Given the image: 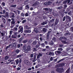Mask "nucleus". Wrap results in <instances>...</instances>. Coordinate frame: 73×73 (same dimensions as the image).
<instances>
[{
    "instance_id": "f257e3e1",
    "label": "nucleus",
    "mask_w": 73,
    "mask_h": 73,
    "mask_svg": "<svg viewBox=\"0 0 73 73\" xmlns=\"http://www.w3.org/2000/svg\"><path fill=\"white\" fill-rule=\"evenodd\" d=\"M56 72L58 73H62L64 72V69L63 68H57L56 69Z\"/></svg>"
},
{
    "instance_id": "f03ea898",
    "label": "nucleus",
    "mask_w": 73,
    "mask_h": 73,
    "mask_svg": "<svg viewBox=\"0 0 73 73\" xmlns=\"http://www.w3.org/2000/svg\"><path fill=\"white\" fill-rule=\"evenodd\" d=\"M65 17L66 20L68 19V21L70 22L71 21V18L70 17H69V16L66 15V16Z\"/></svg>"
},
{
    "instance_id": "7ed1b4c3",
    "label": "nucleus",
    "mask_w": 73,
    "mask_h": 73,
    "mask_svg": "<svg viewBox=\"0 0 73 73\" xmlns=\"http://www.w3.org/2000/svg\"><path fill=\"white\" fill-rule=\"evenodd\" d=\"M5 18H9V13L8 12H6L5 13V15L4 16Z\"/></svg>"
},
{
    "instance_id": "20e7f679",
    "label": "nucleus",
    "mask_w": 73,
    "mask_h": 73,
    "mask_svg": "<svg viewBox=\"0 0 73 73\" xmlns=\"http://www.w3.org/2000/svg\"><path fill=\"white\" fill-rule=\"evenodd\" d=\"M21 32V33H23V27H22L19 30H18V33H20Z\"/></svg>"
},
{
    "instance_id": "39448f33",
    "label": "nucleus",
    "mask_w": 73,
    "mask_h": 73,
    "mask_svg": "<svg viewBox=\"0 0 73 73\" xmlns=\"http://www.w3.org/2000/svg\"><path fill=\"white\" fill-rule=\"evenodd\" d=\"M42 31L43 32H44V33H46L48 31V29L45 28H44L42 30Z\"/></svg>"
},
{
    "instance_id": "423d86ee",
    "label": "nucleus",
    "mask_w": 73,
    "mask_h": 73,
    "mask_svg": "<svg viewBox=\"0 0 73 73\" xmlns=\"http://www.w3.org/2000/svg\"><path fill=\"white\" fill-rule=\"evenodd\" d=\"M9 16L10 17H11L14 18L15 17V13H10Z\"/></svg>"
},
{
    "instance_id": "0eeeda50",
    "label": "nucleus",
    "mask_w": 73,
    "mask_h": 73,
    "mask_svg": "<svg viewBox=\"0 0 73 73\" xmlns=\"http://www.w3.org/2000/svg\"><path fill=\"white\" fill-rule=\"evenodd\" d=\"M31 46H28L27 48V49L26 50V51H29L31 50Z\"/></svg>"
},
{
    "instance_id": "6e6552de",
    "label": "nucleus",
    "mask_w": 73,
    "mask_h": 73,
    "mask_svg": "<svg viewBox=\"0 0 73 73\" xmlns=\"http://www.w3.org/2000/svg\"><path fill=\"white\" fill-rule=\"evenodd\" d=\"M58 20H59L57 19H55V25H57V24H58V22H59Z\"/></svg>"
},
{
    "instance_id": "1a4fd4ad",
    "label": "nucleus",
    "mask_w": 73,
    "mask_h": 73,
    "mask_svg": "<svg viewBox=\"0 0 73 73\" xmlns=\"http://www.w3.org/2000/svg\"><path fill=\"white\" fill-rule=\"evenodd\" d=\"M62 39H64V40H67V38L65 37H61L59 38V39L60 40H62Z\"/></svg>"
},
{
    "instance_id": "9d476101",
    "label": "nucleus",
    "mask_w": 73,
    "mask_h": 73,
    "mask_svg": "<svg viewBox=\"0 0 73 73\" xmlns=\"http://www.w3.org/2000/svg\"><path fill=\"white\" fill-rule=\"evenodd\" d=\"M61 51H55V53L56 54V55H58V54H60V53H61Z\"/></svg>"
},
{
    "instance_id": "9b49d317",
    "label": "nucleus",
    "mask_w": 73,
    "mask_h": 73,
    "mask_svg": "<svg viewBox=\"0 0 73 73\" xmlns=\"http://www.w3.org/2000/svg\"><path fill=\"white\" fill-rule=\"evenodd\" d=\"M24 31L25 33H31V30H27L25 31Z\"/></svg>"
},
{
    "instance_id": "f8f14e48",
    "label": "nucleus",
    "mask_w": 73,
    "mask_h": 73,
    "mask_svg": "<svg viewBox=\"0 0 73 73\" xmlns=\"http://www.w3.org/2000/svg\"><path fill=\"white\" fill-rule=\"evenodd\" d=\"M2 21L3 23V24H5L6 22V20L4 18H3L2 19Z\"/></svg>"
},
{
    "instance_id": "ddd939ff",
    "label": "nucleus",
    "mask_w": 73,
    "mask_h": 73,
    "mask_svg": "<svg viewBox=\"0 0 73 73\" xmlns=\"http://www.w3.org/2000/svg\"><path fill=\"white\" fill-rule=\"evenodd\" d=\"M65 65V64L64 63H62L59 64V66L60 67H63Z\"/></svg>"
},
{
    "instance_id": "4468645a",
    "label": "nucleus",
    "mask_w": 73,
    "mask_h": 73,
    "mask_svg": "<svg viewBox=\"0 0 73 73\" xmlns=\"http://www.w3.org/2000/svg\"><path fill=\"white\" fill-rule=\"evenodd\" d=\"M70 68H68L67 70L66 71L65 73H70Z\"/></svg>"
},
{
    "instance_id": "2eb2a0df",
    "label": "nucleus",
    "mask_w": 73,
    "mask_h": 73,
    "mask_svg": "<svg viewBox=\"0 0 73 73\" xmlns=\"http://www.w3.org/2000/svg\"><path fill=\"white\" fill-rule=\"evenodd\" d=\"M49 44L50 45H53V40L50 41L49 42Z\"/></svg>"
},
{
    "instance_id": "dca6fc26",
    "label": "nucleus",
    "mask_w": 73,
    "mask_h": 73,
    "mask_svg": "<svg viewBox=\"0 0 73 73\" xmlns=\"http://www.w3.org/2000/svg\"><path fill=\"white\" fill-rule=\"evenodd\" d=\"M37 29H34V32H35V33H38V31Z\"/></svg>"
},
{
    "instance_id": "f3484780",
    "label": "nucleus",
    "mask_w": 73,
    "mask_h": 73,
    "mask_svg": "<svg viewBox=\"0 0 73 73\" xmlns=\"http://www.w3.org/2000/svg\"><path fill=\"white\" fill-rule=\"evenodd\" d=\"M61 41L62 42V43H63L64 44H66L67 42L66 41V40H61Z\"/></svg>"
},
{
    "instance_id": "a211bd4d",
    "label": "nucleus",
    "mask_w": 73,
    "mask_h": 73,
    "mask_svg": "<svg viewBox=\"0 0 73 73\" xmlns=\"http://www.w3.org/2000/svg\"><path fill=\"white\" fill-rule=\"evenodd\" d=\"M42 26H40H40H38L37 27V29H42Z\"/></svg>"
},
{
    "instance_id": "6ab92c4d",
    "label": "nucleus",
    "mask_w": 73,
    "mask_h": 73,
    "mask_svg": "<svg viewBox=\"0 0 73 73\" xmlns=\"http://www.w3.org/2000/svg\"><path fill=\"white\" fill-rule=\"evenodd\" d=\"M16 7V5H12L10 6V7H12V8H13V7L15 8Z\"/></svg>"
},
{
    "instance_id": "aec40b11",
    "label": "nucleus",
    "mask_w": 73,
    "mask_h": 73,
    "mask_svg": "<svg viewBox=\"0 0 73 73\" xmlns=\"http://www.w3.org/2000/svg\"><path fill=\"white\" fill-rule=\"evenodd\" d=\"M23 37H22L21 38L19 39V41L20 42H21V41H22V40H23Z\"/></svg>"
},
{
    "instance_id": "412c9836",
    "label": "nucleus",
    "mask_w": 73,
    "mask_h": 73,
    "mask_svg": "<svg viewBox=\"0 0 73 73\" xmlns=\"http://www.w3.org/2000/svg\"><path fill=\"white\" fill-rule=\"evenodd\" d=\"M13 47L15 48L16 46V44L15 43H14L13 44Z\"/></svg>"
},
{
    "instance_id": "4be33fe9",
    "label": "nucleus",
    "mask_w": 73,
    "mask_h": 73,
    "mask_svg": "<svg viewBox=\"0 0 73 73\" xmlns=\"http://www.w3.org/2000/svg\"><path fill=\"white\" fill-rule=\"evenodd\" d=\"M9 58V57L8 56H6L5 58V60H8Z\"/></svg>"
},
{
    "instance_id": "5701e85b",
    "label": "nucleus",
    "mask_w": 73,
    "mask_h": 73,
    "mask_svg": "<svg viewBox=\"0 0 73 73\" xmlns=\"http://www.w3.org/2000/svg\"><path fill=\"white\" fill-rule=\"evenodd\" d=\"M68 35H70V33H69V32H68V33H66L64 34V36H67Z\"/></svg>"
},
{
    "instance_id": "b1692460",
    "label": "nucleus",
    "mask_w": 73,
    "mask_h": 73,
    "mask_svg": "<svg viewBox=\"0 0 73 73\" xmlns=\"http://www.w3.org/2000/svg\"><path fill=\"white\" fill-rule=\"evenodd\" d=\"M27 48V46L25 45L23 47V49L24 50H26V48Z\"/></svg>"
},
{
    "instance_id": "393cba45",
    "label": "nucleus",
    "mask_w": 73,
    "mask_h": 73,
    "mask_svg": "<svg viewBox=\"0 0 73 73\" xmlns=\"http://www.w3.org/2000/svg\"><path fill=\"white\" fill-rule=\"evenodd\" d=\"M46 39L47 40H49V35L47 34Z\"/></svg>"
},
{
    "instance_id": "a878e982",
    "label": "nucleus",
    "mask_w": 73,
    "mask_h": 73,
    "mask_svg": "<svg viewBox=\"0 0 73 73\" xmlns=\"http://www.w3.org/2000/svg\"><path fill=\"white\" fill-rule=\"evenodd\" d=\"M28 42V40H27V39H26L23 41V43H26V42Z\"/></svg>"
},
{
    "instance_id": "bb28decb",
    "label": "nucleus",
    "mask_w": 73,
    "mask_h": 73,
    "mask_svg": "<svg viewBox=\"0 0 73 73\" xmlns=\"http://www.w3.org/2000/svg\"><path fill=\"white\" fill-rule=\"evenodd\" d=\"M33 52H36L37 51V50H36V48H33Z\"/></svg>"
},
{
    "instance_id": "cd10ccee",
    "label": "nucleus",
    "mask_w": 73,
    "mask_h": 73,
    "mask_svg": "<svg viewBox=\"0 0 73 73\" xmlns=\"http://www.w3.org/2000/svg\"><path fill=\"white\" fill-rule=\"evenodd\" d=\"M58 50H60V51H62L63 49L62 48H58Z\"/></svg>"
},
{
    "instance_id": "c85d7f7f",
    "label": "nucleus",
    "mask_w": 73,
    "mask_h": 73,
    "mask_svg": "<svg viewBox=\"0 0 73 73\" xmlns=\"http://www.w3.org/2000/svg\"><path fill=\"white\" fill-rule=\"evenodd\" d=\"M19 51H20L19 50L17 49L16 50L15 52L17 53H19Z\"/></svg>"
},
{
    "instance_id": "c756f323",
    "label": "nucleus",
    "mask_w": 73,
    "mask_h": 73,
    "mask_svg": "<svg viewBox=\"0 0 73 73\" xmlns=\"http://www.w3.org/2000/svg\"><path fill=\"white\" fill-rule=\"evenodd\" d=\"M14 35H13L11 36L12 38H16V37L14 36Z\"/></svg>"
},
{
    "instance_id": "7c9ffc66",
    "label": "nucleus",
    "mask_w": 73,
    "mask_h": 73,
    "mask_svg": "<svg viewBox=\"0 0 73 73\" xmlns=\"http://www.w3.org/2000/svg\"><path fill=\"white\" fill-rule=\"evenodd\" d=\"M26 9H29V5H27L26 6Z\"/></svg>"
},
{
    "instance_id": "2f4dec72",
    "label": "nucleus",
    "mask_w": 73,
    "mask_h": 73,
    "mask_svg": "<svg viewBox=\"0 0 73 73\" xmlns=\"http://www.w3.org/2000/svg\"><path fill=\"white\" fill-rule=\"evenodd\" d=\"M46 48H45V49L42 48V52H45V51H46Z\"/></svg>"
},
{
    "instance_id": "473e14b6",
    "label": "nucleus",
    "mask_w": 73,
    "mask_h": 73,
    "mask_svg": "<svg viewBox=\"0 0 73 73\" xmlns=\"http://www.w3.org/2000/svg\"><path fill=\"white\" fill-rule=\"evenodd\" d=\"M56 38L55 37H54L52 38V40H53V41H54V42H56Z\"/></svg>"
},
{
    "instance_id": "72a5a7b5",
    "label": "nucleus",
    "mask_w": 73,
    "mask_h": 73,
    "mask_svg": "<svg viewBox=\"0 0 73 73\" xmlns=\"http://www.w3.org/2000/svg\"><path fill=\"white\" fill-rule=\"evenodd\" d=\"M51 3V2L50 1H48L47 2V4H48V5H50V4Z\"/></svg>"
},
{
    "instance_id": "f704fd0d",
    "label": "nucleus",
    "mask_w": 73,
    "mask_h": 73,
    "mask_svg": "<svg viewBox=\"0 0 73 73\" xmlns=\"http://www.w3.org/2000/svg\"><path fill=\"white\" fill-rule=\"evenodd\" d=\"M25 28L26 29H29V28H28V27L27 25L25 26Z\"/></svg>"
},
{
    "instance_id": "c9c22d12",
    "label": "nucleus",
    "mask_w": 73,
    "mask_h": 73,
    "mask_svg": "<svg viewBox=\"0 0 73 73\" xmlns=\"http://www.w3.org/2000/svg\"><path fill=\"white\" fill-rule=\"evenodd\" d=\"M69 11H70V9L69 8H67L66 9V11L68 13L69 12Z\"/></svg>"
},
{
    "instance_id": "e433bc0d",
    "label": "nucleus",
    "mask_w": 73,
    "mask_h": 73,
    "mask_svg": "<svg viewBox=\"0 0 73 73\" xmlns=\"http://www.w3.org/2000/svg\"><path fill=\"white\" fill-rule=\"evenodd\" d=\"M33 45H36V44H37V42H36V41H34L33 42Z\"/></svg>"
},
{
    "instance_id": "4c0bfd02",
    "label": "nucleus",
    "mask_w": 73,
    "mask_h": 73,
    "mask_svg": "<svg viewBox=\"0 0 73 73\" xmlns=\"http://www.w3.org/2000/svg\"><path fill=\"white\" fill-rule=\"evenodd\" d=\"M67 7V5H64V9H66V8Z\"/></svg>"
},
{
    "instance_id": "58836bf2",
    "label": "nucleus",
    "mask_w": 73,
    "mask_h": 73,
    "mask_svg": "<svg viewBox=\"0 0 73 73\" xmlns=\"http://www.w3.org/2000/svg\"><path fill=\"white\" fill-rule=\"evenodd\" d=\"M44 5H45L46 6L47 5H48V3L47 2H45L44 3Z\"/></svg>"
},
{
    "instance_id": "ea45409f",
    "label": "nucleus",
    "mask_w": 73,
    "mask_h": 73,
    "mask_svg": "<svg viewBox=\"0 0 73 73\" xmlns=\"http://www.w3.org/2000/svg\"><path fill=\"white\" fill-rule=\"evenodd\" d=\"M41 45L42 46H43V47L45 46V44L44 43L41 44Z\"/></svg>"
},
{
    "instance_id": "a19ab883",
    "label": "nucleus",
    "mask_w": 73,
    "mask_h": 73,
    "mask_svg": "<svg viewBox=\"0 0 73 73\" xmlns=\"http://www.w3.org/2000/svg\"><path fill=\"white\" fill-rule=\"evenodd\" d=\"M21 16H22L23 17H24V14L23 13H21Z\"/></svg>"
},
{
    "instance_id": "79ce46f5",
    "label": "nucleus",
    "mask_w": 73,
    "mask_h": 73,
    "mask_svg": "<svg viewBox=\"0 0 73 73\" xmlns=\"http://www.w3.org/2000/svg\"><path fill=\"white\" fill-rule=\"evenodd\" d=\"M11 24L12 25V24H15V22L14 21H12L11 22Z\"/></svg>"
},
{
    "instance_id": "37998d69",
    "label": "nucleus",
    "mask_w": 73,
    "mask_h": 73,
    "mask_svg": "<svg viewBox=\"0 0 73 73\" xmlns=\"http://www.w3.org/2000/svg\"><path fill=\"white\" fill-rule=\"evenodd\" d=\"M10 46H11L10 45H9L7 46L6 48V49H8L10 47Z\"/></svg>"
},
{
    "instance_id": "c03bdc74",
    "label": "nucleus",
    "mask_w": 73,
    "mask_h": 73,
    "mask_svg": "<svg viewBox=\"0 0 73 73\" xmlns=\"http://www.w3.org/2000/svg\"><path fill=\"white\" fill-rule=\"evenodd\" d=\"M26 64L27 65H29V63L28 62H27L26 63Z\"/></svg>"
},
{
    "instance_id": "a18cd8bd",
    "label": "nucleus",
    "mask_w": 73,
    "mask_h": 73,
    "mask_svg": "<svg viewBox=\"0 0 73 73\" xmlns=\"http://www.w3.org/2000/svg\"><path fill=\"white\" fill-rule=\"evenodd\" d=\"M51 32H52V31H48L47 33V35H49V34Z\"/></svg>"
},
{
    "instance_id": "49530a36",
    "label": "nucleus",
    "mask_w": 73,
    "mask_h": 73,
    "mask_svg": "<svg viewBox=\"0 0 73 73\" xmlns=\"http://www.w3.org/2000/svg\"><path fill=\"white\" fill-rule=\"evenodd\" d=\"M58 9H62V7H58Z\"/></svg>"
},
{
    "instance_id": "de8ad7c7",
    "label": "nucleus",
    "mask_w": 73,
    "mask_h": 73,
    "mask_svg": "<svg viewBox=\"0 0 73 73\" xmlns=\"http://www.w3.org/2000/svg\"><path fill=\"white\" fill-rule=\"evenodd\" d=\"M60 67V64H57V65H56V68H59Z\"/></svg>"
},
{
    "instance_id": "09e8293b",
    "label": "nucleus",
    "mask_w": 73,
    "mask_h": 73,
    "mask_svg": "<svg viewBox=\"0 0 73 73\" xmlns=\"http://www.w3.org/2000/svg\"><path fill=\"white\" fill-rule=\"evenodd\" d=\"M54 19H51V20H50V22H53V21H54Z\"/></svg>"
},
{
    "instance_id": "8fccbe9b",
    "label": "nucleus",
    "mask_w": 73,
    "mask_h": 73,
    "mask_svg": "<svg viewBox=\"0 0 73 73\" xmlns=\"http://www.w3.org/2000/svg\"><path fill=\"white\" fill-rule=\"evenodd\" d=\"M21 57V55H17V58H19V57Z\"/></svg>"
},
{
    "instance_id": "3c124183",
    "label": "nucleus",
    "mask_w": 73,
    "mask_h": 73,
    "mask_svg": "<svg viewBox=\"0 0 73 73\" xmlns=\"http://www.w3.org/2000/svg\"><path fill=\"white\" fill-rule=\"evenodd\" d=\"M67 2H68V1L67 0H65L63 4H66Z\"/></svg>"
},
{
    "instance_id": "603ef678",
    "label": "nucleus",
    "mask_w": 73,
    "mask_h": 73,
    "mask_svg": "<svg viewBox=\"0 0 73 73\" xmlns=\"http://www.w3.org/2000/svg\"><path fill=\"white\" fill-rule=\"evenodd\" d=\"M19 60H17L16 61V64L17 65V64H19Z\"/></svg>"
},
{
    "instance_id": "864d4df0",
    "label": "nucleus",
    "mask_w": 73,
    "mask_h": 73,
    "mask_svg": "<svg viewBox=\"0 0 73 73\" xmlns=\"http://www.w3.org/2000/svg\"><path fill=\"white\" fill-rule=\"evenodd\" d=\"M43 9L45 11H48L49 10V9L48 8H44Z\"/></svg>"
},
{
    "instance_id": "5fc2aeb1",
    "label": "nucleus",
    "mask_w": 73,
    "mask_h": 73,
    "mask_svg": "<svg viewBox=\"0 0 73 73\" xmlns=\"http://www.w3.org/2000/svg\"><path fill=\"white\" fill-rule=\"evenodd\" d=\"M14 29H15V30L16 31H17V27H14Z\"/></svg>"
},
{
    "instance_id": "6e6d98bb",
    "label": "nucleus",
    "mask_w": 73,
    "mask_h": 73,
    "mask_svg": "<svg viewBox=\"0 0 73 73\" xmlns=\"http://www.w3.org/2000/svg\"><path fill=\"white\" fill-rule=\"evenodd\" d=\"M25 22H26V20H23V21H22V23H23V24H24L25 23Z\"/></svg>"
},
{
    "instance_id": "4d7b16f0",
    "label": "nucleus",
    "mask_w": 73,
    "mask_h": 73,
    "mask_svg": "<svg viewBox=\"0 0 73 73\" xmlns=\"http://www.w3.org/2000/svg\"><path fill=\"white\" fill-rule=\"evenodd\" d=\"M71 32H73V27L71 28Z\"/></svg>"
},
{
    "instance_id": "13d9d810",
    "label": "nucleus",
    "mask_w": 73,
    "mask_h": 73,
    "mask_svg": "<svg viewBox=\"0 0 73 73\" xmlns=\"http://www.w3.org/2000/svg\"><path fill=\"white\" fill-rule=\"evenodd\" d=\"M44 24H46L47 23H48V22L46 21H45L44 22Z\"/></svg>"
},
{
    "instance_id": "bf43d9fd",
    "label": "nucleus",
    "mask_w": 73,
    "mask_h": 73,
    "mask_svg": "<svg viewBox=\"0 0 73 73\" xmlns=\"http://www.w3.org/2000/svg\"><path fill=\"white\" fill-rule=\"evenodd\" d=\"M52 9H48V11L49 12H52Z\"/></svg>"
},
{
    "instance_id": "052dcab7",
    "label": "nucleus",
    "mask_w": 73,
    "mask_h": 73,
    "mask_svg": "<svg viewBox=\"0 0 73 73\" xmlns=\"http://www.w3.org/2000/svg\"><path fill=\"white\" fill-rule=\"evenodd\" d=\"M65 16H64V17L63 18V21H65Z\"/></svg>"
},
{
    "instance_id": "680f3d73",
    "label": "nucleus",
    "mask_w": 73,
    "mask_h": 73,
    "mask_svg": "<svg viewBox=\"0 0 73 73\" xmlns=\"http://www.w3.org/2000/svg\"><path fill=\"white\" fill-rule=\"evenodd\" d=\"M12 32H13V31H10V33L9 34H10V35H12Z\"/></svg>"
},
{
    "instance_id": "e2e57ef3",
    "label": "nucleus",
    "mask_w": 73,
    "mask_h": 73,
    "mask_svg": "<svg viewBox=\"0 0 73 73\" xmlns=\"http://www.w3.org/2000/svg\"><path fill=\"white\" fill-rule=\"evenodd\" d=\"M53 57H51L50 58V61H53Z\"/></svg>"
},
{
    "instance_id": "0e129e2a",
    "label": "nucleus",
    "mask_w": 73,
    "mask_h": 73,
    "mask_svg": "<svg viewBox=\"0 0 73 73\" xmlns=\"http://www.w3.org/2000/svg\"><path fill=\"white\" fill-rule=\"evenodd\" d=\"M2 5L3 6H5V3L4 2H3L2 3Z\"/></svg>"
},
{
    "instance_id": "69168bd1",
    "label": "nucleus",
    "mask_w": 73,
    "mask_h": 73,
    "mask_svg": "<svg viewBox=\"0 0 73 73\" xmlns=\"http://www.w3.org/2000/svg\"><path fill=\"white\" fill-rule=\"evenodd\" d=\"M17 70H20V69H21V68H20V67H18L17 69Z\"/></svg>"
},
{
    "instance_id": "338daca9",
    "label": "nucleus",
    "mask_w": 73,
    "mask_h": 73,
    "mask_svg": "<svg viewBox=\"0 0 73 73\" xmlns=\"http://www.w3.org/2000/svg\"><path fill=\"white\" fill-rule=\"evenodd\" d=\"M25 16H28V13H27L25 14Z\"/></svg>"
},
{
    "instance_id": "774afa93",
    "label": "nucleus",
    "mask_w": 73,
    "mask_h": 73,
    "mask_svg": "<svg viewBox=\"0 0 73 73\" xmlns=\"http://www.w3.org/2000/svg\"><path fill=\"white\" fill-rule=\"evenodd\" d=\"M31 58H32V57H33V54H31Z\"/></svg>"
}]
</instances>
